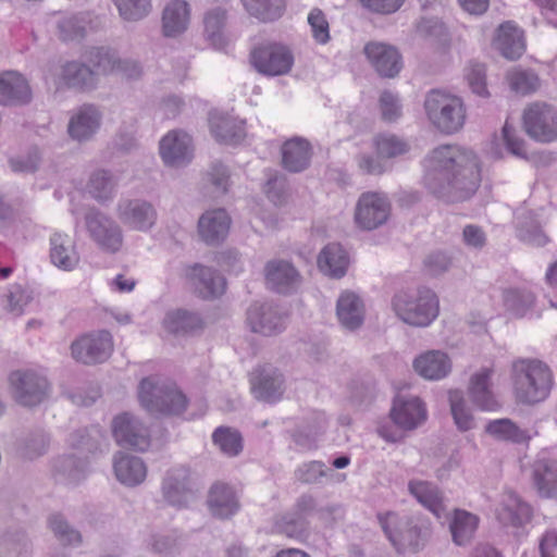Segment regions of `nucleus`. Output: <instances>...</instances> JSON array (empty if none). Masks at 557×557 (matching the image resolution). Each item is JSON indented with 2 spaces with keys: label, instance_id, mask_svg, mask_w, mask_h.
I'll use <instances>...</instances> for the list:
<instances>
[{
  "label": "nucleus",
  "instance_id": "9b49d317",
  "mask_svg": "<svg viewBox=\"0 0 557 557\" xmlns=\"http://www.w3.org/2000/svg\"><path fill=\"white\" fill-rule=\"evenodd\" d=\"M391 203L383 193H363L355 208V223L366 231H372L383 225L389 218Z\"/></svg>",
  "mask_w": 557,
  "mask_h": 557
},
{
  "label": "nucleus",
  "instance_id": "c9c22d12",
  "mask_svg": "<svg viewBox=\"0 0 557 557\" xmlns=\"http://www.w3.org/2000/svg\"><path fill=\"white\" fill-rule=\"evenodd\" d=\"M209 125L212 136L220 143L236 145L245 137V122L219 112H211Z\"/></svg>",
  "mask_w": 557,
  "mask_h": 557
},
{
  "label": "nucleus",
  "instance_id": "a211bd4d",
  "mask_svg": "<svg viewBox=\"0 0 557 557\" xmlns=\"http://www.w3.org/2000/svg\"><path fill=\"white\" fill-rule=\"evenodd\" d=\"M116 213L126 227L138 232H148L157 221V210L143 199H121Z\"/></svg>",
  "mask_w": 557,
  "mask_h": 557
},
{
  "label": "nucleus",
  "instance_id": "0e129e2a",
  "mask_svg": "<svg viewBox=\"0 0 557 557\" xmlns=\"http://www.w3.org/2000/svg\"><path fill=\"white\" fill-rule=\"evenodd\" d=\"M310 27L311 37L318 45H326L331 40L330 24L325 13L314 8L307 17Z\"/></svg>",
  "mask_w": 557,
  "mask_h": 557
},
{
  "label": "nucleus",
  "instance_id": "774afa93",
  "mask_svg": "<svg viewBox=\"0 0 557 557\" xmlns=\"http://www.w3.org/2000/svg\"><path fill=\"white\" fill-rule=\"evenodd\" d=\"M466 79L472 92L480 97H487L485 66L481 63H471L465 73Z\"/></svg>",
  "mask_w": 557,
  "mask_h": 557
},
{
  "label": "nucleus",
  "instance_id": "a878e982",
  "mask_svg": "<svg viewBox=\"0 0 557 557\" xmlns=\"http://www.w3.org/2000/svg\"><path fill=\"white\" fill-rule=\"evenodd\" d=\"M314 508V498L310 495H302L296 503V512L281 517L274 524V531L288 537L302 539L307 530L305 518Z\"/></svg>",
  "mask_w": 557,
  "mask_h": 557
},
{
  "label": "nucleus",
  "instance_id": "473e14b6",
  "mask_svg": "<svg viewBox=\"0 0 557 557\" xmlns=\"http://www.w3.org/2000/svg\"><path fill=\"white\" fill-rule=\"evenodd\" d=\"M117 481L129 487L140 485L147 476V466L140 457L117 453L113 460Z\"/></svg>",
  "mask_w": 557,
  "mask_h": 557
},
{
  "label": "nucleus",
  "instance_id": "603ef678",
  "mask_svg": "<svg viewBox=\"0 0 557 557\" xmlns=\"http://www.w3.org/2000/svg\"><path fill=\"white\" fill-rule=\"evenodd\" d=\"M327 426V418L324 412L313 413L311 421L294 434L295 443L310 449L315 446L318 437L324 433Z\"/></svg>",
  "mask_w": 557,
  "mask_h": 557
},
{
  "label": "nucleus",
  "instance_id": "c85d7f7f",
  "mask_svg": "<svg viewBox=\"0 0 557 557\" xmlns=\"http://www.w3.org/2000/svg\"><path fill=\"white\" fill-rule=\"evenodd\" d=\"M32 99V89L26 78L16 71L0 73V104L21 106Z\"/></svg>",
  "mask_w": 557,
  "mask_h": 557
},
{
  "label": "nucleus",
  "instance_id": "2eb2a0df",
  "mask_svg": "<svg viewBox=\"0 0 557 557\" xmlns=\"http://www.w3.org/2000/svg\"><path fill=\"white\" fill-rule=\"evenodd\" d=\"M255 69L268 76L288 73L294 63V57L288 48L278 44L257 47L251 53Z\"/></svg>",
  "mask_w": 557,
  "mask_h": 557
},
{
  "label": "nucleus",
  "instance_id": "338daca9",
  "mask_svg": "<svg viewBox=\"0 0 557 557\" xmlns=\"http://www.w3.org/2000/svg\"><path fill=\"white\" fill-rule=\"evenodd\" d=\"M49 525L55 537L65 545H77L82 541L78 531L70 527L61 515H53L49 519Z\"/></svg>",
  "mask_w": 557,
  "mask_h": 557
},
{
  "label": "nucleus",
  "instance_id": "9d476101",
  "mask_svg": "<svg viewBox=\"0 0 557 557\" xmlns=\"http://www.w3.org/2000/svg\"><path fill=\"white\" fill-rule=\"evenodd\" d=\"M85 226L89 238L103 251L121 250L124 236L121 226L106 213L91 209L85 214Z\"/></svg>",
  "mask_w": 557,
  "mask_h": 557
},
{
  "label": "nucleus",
  "instance_id": "ea45409f",
  "mask_svg": "<svg viewBox=\"0 0 557 557\" xmlns=\"http://www.w3.org/2000/svg\"><path fill=\"white\" fill-rule=\"evenodd\" d=\"M336 314L345 329L352 331L360 327L364 319L362 299L352 292H343L337 299Z\"/></svg>",
  "mask_w": 557,
  "mask_h": 557
},
{
  "label": "nucleus",
  "instance_id": "20e7f679",
  "mask_svg": "<svg viewBox=\"0 0 557 557\" xmlns=\"http://www.w3.org/2000/svg\"><path fill=\"white\" fill-rule=\"evenodd\" d=\"M392 309L406 324L424 327L437 318L440 302L432 289L419 287L396 293L392 298Z\"/></svg>",
  "mask_w": 557,
  "mask_h": 557
},
{
  "label": "nucleus",
  "instance_id": "052dcab7",
  "mask_svg": "<svg viewBox=\"0 0 557 557\" xmlns=\"http://www.w3.org/2000/svg\"><path fill=\"white\" fill-rule=\"evenodd\" d=\"M88 61L95 67L96 76L98 74H115L120 57L115 51L107 48H95L90 51Z\"/></svg>",
  "mask_w": 557,
  "mask_h": 557
},
{
  "label": "nucleus",
  "instance_id": "69168bd1",
  "mask_svg": "<svg viewBox=\"0 0 557 557\" xmlns=\"http://www.w3.org/2000/svg\"><path fill=\"white\" fill-rule=\"evenodd\" d=\"M214 444L228 456H236L242 450V437L237 431L218 428L212 435Z\"/></svg>",
  "mask_w": 557,
  "mask_h": 557
},
{
  "label": "nucleus",
  "instance_id": "6e6552de",
  "mask_svg": "<svg viewBox=\"0 0 557 557\" xmlns=\"http://www.w3.org/2000/svg\"><path fill=\"white\" fill-rule=\"evenodd\" d=\"M12 397L22 406L33 407L47 396L49 384L47 377L37 370H15L9 375Z\"/></svg>",
  "mask_w": 557,
  "mask_h": 557
},
{
  "label": "nucleus",
  "instance_id": "864d4df0",
  "mask_svg": "<svg viewBox=\"0 0 557 557\" xmlns=\"http://www.w3.org/2000/svg\"><path fill=\"white\" fill-rule=\"evenodd\" d=\"M449 404L457 429L461 432L473 429L475 424L474 418L461 391L456 389L449 392Z\"/></svg>",
  "mask_w": 557,
  "mask_h": 557
},
{
  "label": "nucleus",
  "instance_id": "f704fd0d",
  "mask_svg": "<svg viewBox=\"0 0 557 557\" xmlns=\"http://www.w3.org/2000/svg\"><path fill=\"white\" fill-rule=\"evenodd\" d=\"M494 46L506 59H519L525 51L522 29L512 22L503 23L497 29Z\"/></svg>",
  "mask_w": 557,
  "mask_h": 557
},
{
  "label": "nucleus",
  "instance_id": "e2e57ef3",
  "mask_svg": "<svg viewBox=\"0 0 557 557\" xmlns=\"http://www.w3.org/2000/svg\"><path fill=\"white\" fill-rule=\"evenodd\" d=\"M379 110L383 121L393 123L403 115V103L399 95L392 90H384L379 98Z\"/></svg>",
  "mask_w": 557,
  "mask_h": 557
},
{
  "label": "nucleus",
  "instance_id": "8fccbe9b",
  "mask_svg": "<svg viewBox=\"0 0 557 557\" xmlns=\"http://www.w3.org/2000/svg\"><path fill=\"white\" fill-rule=\"evenodd\" d=\"M226 11L220 7L209 10L205 15V36L215 48L223 49L226 39L223 33Z\"/></svg>",
  "mask_w": 557,
  "mask_h": 557
},
{
  "label": "nucleus",
  "instance_id": "3c124183",
  "mask_svg": "<svg viewBox=\"0 0 557 557\" xmlns=\"http://www.w3.org/2000/svg\"><path fill=\"white\" fill-rule=\"evenodd\" d=\"M517 219L518 234L523 242L534 246H544L547 243V237L541 228L542 220L539 219L537 213H520Z\"/></svg>",
  "mask_w": 557,
  "mask_h": 557
},
{
  "label": "nucleus",
  "instance_id": "79ce46f5",
  "mask_svg": "<svg viewBox=\"0 0 557 557\" xmlns=\"http://www.w3.org/2000/svg\"><path fill=\"white\" fill-rule=\"evenodd\" d=\"M349 265L347 251L339 244L326 245L318 256V268L333 278L343 277Z\"/></svg>",
  "mask_w": 557,
  "mask_h": 557
},
{
  "label": "nucleus",
  "instance_id": "bb28decb",
  "mask_svg": "<svg viewBox=\"0 0 557 557\" xmlns=\"http://www.w3.org/2000/svg\"><path fill=\"white\" fill-rule=\"evenodd\" d=\"M231 218L224 209L208 210L198 220V234L208 245H219L228 235Z\"/></svg>",
  "mask_w": 557,
  "mask_h": 557
},
{
  "label": "nucleus",
  "instance_id": "4468645a",
  "mask_svg": "<svg viewBox=\"0 0 557 557\" xmlns=\"http://www.w3.org/2000/svg\"><path fill=\"white\" fill-rule=\"evenodd\" d=\"M112 435L117 445L145 451L150 445L148 428L133 413L123 412L112 421Z\"/></svg>",
  "mask_w": 557,
  "mask_h": 557
},
{
  "label": "nucleus",
  "instance_id": "de8ad7c7",
  "mask_svg": "<svg viewBox=\"0 0 557 557\" xmlns=\"http://www.w3.org/2000/svg\"><path fill=\"white\" fill-rule=\"evenodd\" d=\"M53 471L59 480L76 483L85 476L87 462L73 455L63 456L54 460Z\"/></svg>",
  "mask_w": 557,
  "mask_h": 557
},
{
  "label": "nucleus",
  "instance_id": "49530a36",
  "mask_svg": "<svg viewBox=\"0 0 557 557\" xmlns=\"http://www.w3.org/2000/svg\"><path fill=\"white\" fill-rule=\"evenodd\" d=\"M479 524V518L466 510H455L453 520L450 522V532L453 540L457 545L468 543Z\"/></svg>",
  "mask_w": 557,
  "mask_h": 557
},
{
  "label": "nucleus",
  "instance_id": "c756f323",
  "mask_svg": "<svg viewBox=\"0 0 557 557\" xmlns=\"http://www.w3.org/2000/svg\"><path fill=\"white\" fill-rule=\"evenodd\" d=\"M207 504L212 516L227 519L238 511L239 497L231 485L216 482L209 491Z\"/></svg>",
  "mask_w": 557,
  "mask_h": 557
},
{
  "label": "nucleus",
  "instance_id": "c03bdc74",
  "mask_svg": "<svg viewBox=\"0 0 557 557\" xmlns=\"http://www.w3.org/2000/svg\"><path fill=\"white\" fill-rule=\"evenodd\" d=\"M310 158L311 147L304 138H292L282 147V162L289 172L304 171L309 165Z\"/></svg>",
  "mask_w": 557,
  "mask_h": 557
},
{
  "label": "nucleus",
  "instance_id": "aec40b11",
  "mask_svg": "<svg viewBox=\"0 0 557 557\" xmlns=\"http://www.w3.org/2000/svg\"><path fill=\"white\" fill-rule=\"evenodd\" d=\"M160 156L170 166H182L193 158L191 137L183 131H171L160 140Z\"/></svg>",
  "mask_w": 557,
  "mask_h": 557
},
{
  "label": "nucleus",
  "instance_id": "4d7b16f0",
  "mask_svg": "<svg viewBox=\"0 0 557 557\" xmlns=\"http://www.w3.org/2000/svg\"><path fill=\"white\" fill-rule=\"evenodd\" d=\"M246 11L262 21H272L282 15L283 0H242Z\"/></svg>",
  "mask_w": 557,
  "mask_h": 557
},
{
  "label": "nucleus",
  "instance_id": "7ed1b4c3",
  "mask_svg": "<svg viewBox=\"0 0 557 557\" xmlns=\"http://www.w3.org/2000/svg\"><path fill=\"white\" fill-rule=\"evenodd\" d=\"M423 107L428 121L441 134L454 135L466 124L467 107L460 96L433 89L426 94Z\"/></svg>",
  "mask_w": 557,
  "mask_h": 557
},
{
  "label": "nucleus",
  "instance_id": "f3484780",
  "mask_svg": "<svg viewBox=\"0 0 557 557\" xmlns=\"http://www.w3.org/2000/svg\"><path fill=\"white\" fill-rule=\"evenodd\" d=\"M57 87L67 86L81 89H91L97 85V77L89 66L76 62H65L62 65H51L46 74Z\"/></svg>",
  "mask_w": 557,
  "mask_h": 557
},
{
  "label": "nucleus",
  "instance_id": "a19ab883",
  "mask_svg": "<svg viewBox=\"0 0 557 557\" xmlns=\"http://www.w3.org/2000/svg\"><path fill=\"white\" fill-rule=\"evenodd\" d=\"M189 21V4L183 0H173L163 10L162 32L166 37H176L187 29Z\"/></svg>",
  "mask_w": 557,
  "mask_h": 557
},
{
  "label": "nucleus",
  "instance_id": "dca6fc26",
  "mask_svg": "<svg viewBox=\"0 0 557 557\" xmlns=\"http://www.w3.org/2000/svg\"><path fill=\"white\" fill-rule=\"evenodd\" d=\"M246 324L253 333L272 336L285 329L286 317L272 302H255L247 310Z\"/></svg>",
  "mask_w": 557,
  "mask_h": 557
},
{
  "label": "nucleus",
  "instance_id": "39448f33",
  "mask_svg": "<svg viewBox=\"0 0 557 557\" xmlns=\"http://www.w3.org/2000/svg\"><path fill=\"white\" fill-rule=\"evenodd\" d=\"M138 399L141 407L151 414L180 416L187 407V398L176 384L157 376L140 381Z\"/></svg>",
  "mask_w": 557,
  "mask_h": 557
},
{
  "label": "nucleus",
  "instance_id": "0eeeda50",
  "mask_svg": "<svg viewBox=\"0 0 557 557\" xmlns=\"http://www.w3.org/2000/svg\"><path fill=\"white\" fill-rule=\"evenodd\" d=\"M497 521L517 537L527 535L525 527L531 522L533 509L517 493L502 492L494 505Z\"/></svg>",
  "mask_w": 557,
  "mask_h": 557
},
{
  "label": "nucleus",
  "instance_id": "4be33fe9",
  "mask_svg": "<svg viewBox=\"0 0 557 557\" xmlns=\"http://www.w3.org/2000/svg\"><path fill=\"white\" fill-rule=\"evenodd\" d=\"M367 59L383 77H395L403 67L398 50L383 42H369L364 47Z\"/></svg>",
  "mask_w": 557,
  "mask_h": 557
},
{
  "label": "nucleus",
  "instance_id": "a18cd8bd",
  "mask_svg": "<svg viewBox=\"0 0 557 557\" xmlns=\"http://www.w3.org/2000/svg\"><path fill=\"white\" fill-rule=\"evenodd\" d=\"M165 331L175 335H186L202 327L201 317L186 309L169 310L162 321Z\"/></svg>",
  "mask_w": 557,
  "mask_h": 557
},
{
  "label": "nucleus",
  "instance_id": "f8f14e48",
  "mask_svg": "<svg viewBox=\"0 0 557 557\" xmlns=\"http://www.w3.org/2000/svg\"><path fill=\"white\" fill-rule=\"evenodd\" d=\"M112 351L113 339L108 331L84 334L71 345L72 357L84 364L101 363L111 356Z\"/></svg>",
  "mask_w": 557,
  "mask_h": 557
},
{
  "label": "nucleus",
  "instance_id": "5701e85b",
  "mask_svg": "<svg viewBox=\"0 0 557 557\" xmlns=\"http://www.w3.org/2000/svg\"><path fill=\"white\" fill-rule=\"evenodd\" d=\"M493 372L492 368L484 367L470 377L468 387L469 396L473 404L483 411H496L502 406L492 389L491 380Z\"/></svg>",
  "mask_w": 557,
  "mask_h": 557
},
{
  "label": "nucleus",
  "instance_id": "2f4dec72",
  "mask_svg": "<svg viewBox=\"0 0 557 557\" xmlns=\"http://www.w3.org/2000/svg\"><path fill=\"white\" fill-rule=\"evenodd\" d=\"M503 308L515 318L533 317L535 314V294L527 287H508L500 294Z\"/></svg>",
  "mask_w": 557,
  "mask_h": 557
},
{
  "label": "nucleus",
  "instance_id": "09e8293b",
  "mask_svg": "<svg viewBox=\"0 0 557 557\" xmlns=\"http://www.w3.org/2000/svg\"><path fill=\"white\" fill-rule=\"evenodd\" d=\"M485 432L498 441L522 443L529 440L528 432L520 429L510 419L491 420L485 425Z\"/></svg>",
  "mask_w": 557,
  "mask_h": 557
},
{
  "label": "nucleus",
  "instance_id": "58836bf2",
  "mask_svg": "<svg viewBox=\"0 0 557 557\" xmlns=\"http://www.w3.org/2000/svg\"><path fill=\"white\" fill-rule=\"evenodd\" d=\"M410 494L438 520L447 516V508L442 493L433 483L412 480L408 484Z\"/></svg>",
  "mask_w": 557,
  "mask_h": 557
},
{
  "label": "nucleus",
  "instance_id": "b1692460",
  "mask_svg": "<svg viewBox=\"0 0 557 557\" xmlns=\"http://www.w3.org/2000/svg\"><path fill=\"white\" fill-rule=\"evenodd\" d=\"M250 382L255 397L267 403L277 401L284 392L282 374L271 366L256 369Z\"/></svg>",
  "mask_w": 557,
  "mask_h": 557
},
{
  "label": "nucleus",
  "instance_id": "72a5a7b5",
  "mask_svg": "<svg viewBox=\"0 0 557 557\" xmlns=\"http://www.w3.org/2000/svg\"><path fill=\"white\" fill-rule=\"evenodd\" d=\"M269 287L281 294H288L299 285V274L292 263L283 260L270 261L265 268Z\"/></svg>",
  "mask_w": 557,
  "mask_h": 557
},
{
  "label": "nucleus",
  "instance_id": "ddd939ff",
  "mask_svg": "<svg viewBox=\"0 0 557 557\" xmlns=\"http://www.w3.org/2000/svg\"><path fill=\"white\" fill-rule=\"evenodd\" d=\"M161 493L170 506L187 508L196 497L189 469L184 466L169 469L161 483Z\"/></svg>",
  "mask_w": 557,
  "mask_h": 557
},
{
  "label": "nucleus",
  "instance_id": "393cba45",
  "mask_svg": "<svg viewBox=\"0 0 557 557\" xmlns=\"http://www.w3.org/2000/svg\"><path fill=\"white\" fill-rule=\"evenodd\" d=\"M186 276L205 299L220 297L225 292V278L211 268L194 264L187 269Z\"/></svg>",
  "mask_w": 557,
  "mask_h": 557
},
{
  "label": "nucleus",
  "instance_id": "e433bc0d",
  "mask_svg": "<svg viewBox=\"0 0 557 557\" xmlns=\"http://www.w3.org/2000/svg\"><path fill=\"white\" fill-rule=\"evenodd\" d=\"M533 480L541 496H557V460L542 453L533 465Z\"/></svg>",
  "mask_w": 557,
  "mask_h": 557
},
{
  "label": "nucleus",
  "instance_id": "7c9ffc66",
  "mask_svg": "<svg viewBox=\"0 0 557 557\" xmlns=\"http://www.w3.org/2000/svg\"><path fill=\"white\" fill-rule=\"evenodd\" d=\"M414 371L425 380L438 381L446 377L451 371V360L442 350H428L413 360Z\"/></svg>",
  "mask_w": 557,
  "mask_h": 557
},
{
  "label": "nucleus",
  "instance_id": "5fc2aeb1",
  "mask_svg": "<svg viewBox=\"0 0 557 557\" xmlns=\"http://www.w3.org/2000/svg\"><path fill=\"white\" fill-rule=\"evenodd\" d=\"M506 78L510 89L522 96L534 92L540 85L539 76L533 71L521 67L508 71Z\"/></svg>",
  "mask_w": 557,
  "mask_h": 557
},
{
  "label": "nucleus",
  "instance_id": "37998d69",
  "mask_svg": "<svg viewBox=\"0 0 557 557\" xmlns=\"http://www.w3.org/2000/svg\"><path fill=\"white\" fill-rule=\"evenodd\" d=\"M89 23V15L84 12H65L54 16L58 36L63 41H78L83 39L87 33Z\"/></svg>",
  "mask_w": 557,
  "mask_h": 557
},
{
  "label": "nucleus",
  "instance_id": "6ab92c4d",
  "mask_svg": "<svg viewBox=\"0 0 557 557\" xmlns=\"http://www.w3.org/2000/svg\"><path fill=\"white\" fill-rule=\"evenodd\" d=\"M389 414L393 422L406 431L417 429L428 419L425 404L413 395H397Z\"/></svg>",
  "mask_w": 557,
  "mask_h": 557
},
{
  "label": "nucleus",
  "instance_id": "412c9836",
  "mask_svg": "<svg viewBox=\"0 0 557 557\" xmlns=\"http://www.w3.org/2000/svg\"><path fill=\"white\" fill-rule=\"evenodd\" d=\"M102 114L94 104L79 107L70 117L67 132L70 137L76 141L91 139L101 126Z\"/></svg>",
  "mask_w": 557,
  "mask_h": 557
},
{
  "label": "nucleus",
  "instance_id": "13d9d810",
  "mask_svg": "<svg viewBox=\"0 0 557 557\" xmlns=\"http://www.w3.org/2000/svg\"><path fill=\"white\" fill-rule=\"evenodd\" d=\"M183 545L184 539L177 532L153 534L149 542L151 549L164 557H174L181 554Z\"/></svg>",
  "mask_w": 557,
  "mask_h": 557
},
{
  "label": "nucleus",
  "instance_id": "4c0bfd02",
  "mask_svg": "<svg viewBox=\"0 0 557 557\" xmlns=\"http://www.w3.org/2000/svg\"><path fill=\"white\" fill-rule=\"evenodd\" d=\"M410 494L438 520L447 516V508L442 493L433 483L412 480L408 484Z\"/></svg>",
  "mask_w": 557,
  "mask_h": 557
},
{
  "label": "nucleus",
  "instance_id": "bf43d9fd",
  "mask_svg": "<svg viewBox=\"0 0 557 557\" xmlns=\"http://www.w3.org/2000/svg\"><path fill=\"white\" fill-rule=\"evenodd\" d=\"M115 185L112 175L108 171L98 170L90 176L88 191L96 200L107 201L112 198Z\"/></svg>",
  "mask_w": 557,
  "mask_h": 557
},
{
  "label": "nucleus",
  "instance_id": "f03ea898",
  "mask_svg": "<svg viewBox=\"0 0 557 557\" xmlns=\"http://www.w3.org/2000/svg\"><path fill=\"white\" fill-rule=\"evenodd\" d=\"M512 386L517 399L535 404L546 399L553 386L548 366L540 360L520 359L512 363Z\"/></svg>",
  "mask_w": 557,
  "mask_h": 557
},
{
  "label": "nucleus",
  "instance_id": "cd10ccee",
  "mask_svg": "<svg viewBox=\"0 0 557 557\" xmlns=\"http://www.w3.org/2000/svg\"><path fill=\"white\" fill-rule=\"evenodd\" d=\"M49 258L51 263L62 271H73L79 263V253L73 238L63 232L51 234Z\"/></svg>",
  "mask_w": 557,
  "mask_h": 557
},
{
  "label": "nucleus",
  "instance_id": "680f3d73",
  "mask_svg": "<svg viewBox=\"0 0 557 557\" xmlns=\"http://www.w3.org/2000/svg\"><path fill=\"white\" fill-rule=\"evenodd\" d=\"M120 16L125 21H139L151 10V0H112Z\"/></svg>",
  "mask_w": 557,
  "mask_h": 557
},
{
  "label": "nucleus",
  "instance_id": "6e6d98bb",
  "mask_svg": "<svg viewBox=\"0 0 557 557\" xmlns=\"http://www.w3.org/2000/svg\"><path fill=\"white\" fill-rule=\"evenodd\" d=\"M374 147L377 156L383 159L396 158L409 150L408 143L395 134L383 133L375 137Z\"/></svg>",
  "mask_w": 557,
  "mask_h": 557
},
{
  "label": "nucleus",
  "instance_id": "f257e3e1",
  "mask_svg": "<svg viewBox=\"0 0 557 557\" xmlns=\"http://www.w3.org/2000/svg\"><path fill=\"white\" fill-rule=\"evenodd\" d=\"M424 186L445 201H460L476 190L481 175L476 156L458 145H441L423 160Z\"/></svg>",
  "mask_w": 557,
  "mask_h": 557
},
{
  "label": "nucleus",
  "instance_id": "423d86ee",
  "mask_svg": "<svg viewBox=\"0 0 557 557\" xmlns=\"http://www.w3.org/2000/svg\"><path fill=\"white\" fill-rule=\"evenodd\" d=\"M377 520L384 534L398 553L421 550L431 533L426 522L400 517L393 511L379 513Z\"/></svg>",
  "mask_w": 557,
  "mask_h": 557
},
{
  "label": "nucleus",
  "instance_id": "1a4fd4ad",
  "mask_svg": "<svg viewBox=\"0 0 557 557\" xmlns=\"http://www.w3.org/2000/svg\"><path fill=\"white\" fill-rule=\"evenodd\" d=\"M525 133L535 141L548 144L557 139V108L536 101L523 111Z\"/></svg>",
  "mask_w": 557,
  "mask_h": 557
}]
</instances>
